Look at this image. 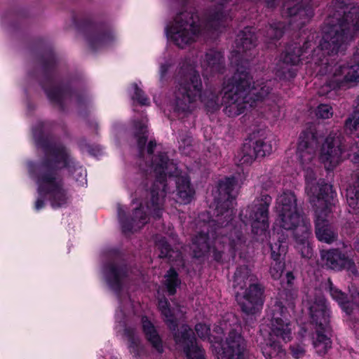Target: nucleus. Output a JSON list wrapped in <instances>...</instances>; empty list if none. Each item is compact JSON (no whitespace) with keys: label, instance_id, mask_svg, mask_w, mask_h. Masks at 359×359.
I'll list each match as a JSON object with an SVG mask.
<instances>
[{"label":"nucleus","instance_id":"nucleus-1","mask_svg":"<svg viewBox=\"0 0 359 359\" xmlns=\"http://www.w3.org/2000/svg\"><path fill=\"white\" fill-rule=\"evenodd\" d=\"M194 67L189 64H183L180 73L187 74V81L179 83V87L175 90L170 100L173 110L178 114L190 113L199 102L203 103L208 111L217 110L221 104L224 106V111L229 116H236L243 113L248 106H257L259 102H264L269 107V110L272 116H278L276 104L273 102L272 95H269L271 88L264 82L253 83L251 86L250 76L246 67L237 64L236 72L231 79L224 82L223 87L222 102H220L218 95L205 90L203 93V83L198 72H193Z\"/></svg>","mask_w":359,"mask_h":359},{"label":"nucleus","instance_id":"nucleus-2","mask_svg":"<svg viewBox=\"0 0 359 359\" xmlns=\"http://www.w3.org/2000/svg\"><path fill=\"white\" fill-rule=\"evenodd\" d=\"M33 135L37 147L46 153V159L36 164H28L31 177L37 185L38 197L34 208L39 211L48 200L52 208H59L68 204L70 194L59 173L62 168H67L79 186L87 184V172L85 168L77 166L70 158L67 149L62 146H56L45 138L41 131L33 130Z\"/></svg>","mask_w":359,"mask_h":359},{"label":"nucleus","instance_id":"nucleus-3","mask_svg":"<svg viewBox=\"0 0 359 359\" xmlns=\"http://www.w3.org/2000/svg\"><path fill=\"white\" fill-rule=\"evenodd\" d=\"M318 140L311 132H304L299 137L297 156L305 172L306 192L311 203L315 207L316 235L320 241L331 243L337 238V233L330 226L329 219L333 205L334 192L332 185L323 180H316L313 170Z\"/></svg>","mask_w":359,"mask_h":359},{"label":"nucleus","instance_id":"nucleus-4","mask_svg":"<svg viewBox=\"0 0 359 359\" xmlns=\"http://www.w3.org/2000/svg\"><path fill=\"white\" fill-rule=\"evenodd\" d=\"M149 175L155 178V182L150 192V200L146 203L145 207L154 218H159L162 214L164 198L167 192H170V184H176L177 203L188 204L194 198L195 191L190 184L189 178L186 175H181L176 164L165 154H159L154 157Z\"/></svg>","mask_w":359,"mask_h":359},{"label":"nucleus","instance_id":"nucleus-5","mask_svg":"<svg viewBox=\"0 0 359 359\" xmlns=\"http://www.w3.org/2000/svg\"><path fill=\"white\" fill-rule=\"evenodd\" d=\"M344 17L337 11L330 17L323 28V36L319 46L312 50L311 57L316 64L321 61L320 53L324 55L337 53L359 32V7L353 6L348 12L344 11Z\"/></svg>","mask_w":359,"mask_h":359},{"label":"nucleus","instance_id":"nucleus-6","mask_svg":"<svg viewBox=\"0 0 359 359\" xmlns=\"http://www.w3.org/2000/svg\"><path fill=\"white\" fill-rule=\"evenodd\" d=\"M226 320L217 325L210 334V327L198 323L195 330L198 337L208 340L217 359H246V344L244 339Z\"/></svg>","mask_w":359,"mask_h":359},{"label":"nucleus","instance_id":"nucleus-7","mask_svg":"<svg viewBox=\"0 0 359 359\" xmlns=\"http://www.w3.org/2000/svg\"><path fill=\"white\" fill-rule=\"evenodd\" d=\"M285 309L280 302H276L271 309V331L266 344L262 347V353L266 359H271L283 354L280 343L289 342L293 337L295 325L285 316Z\"/></svg>","mask_w":359,"mask_h":359},{"label":"nucleus","instance_id":"nucleus-8","mask_svg":"<svg viewBox=\"0 0 359 359\" xmlns=\"http://www.w3.org/2000/svg\"><path fill=\"white\" fill-rule=\"evenodd\" d=\"M233 286L243 312L253 314L260 309L263 304V290L248 267L244 266L236 269Z\"/></svg>","mask_w":359,"mask_h":359},{"label":"nucleus","instance_id":"nucleus-9","mask_svg":"<svg viewBox=\"0 0 359 359\" xmlns=\"http://www.w3.org/2000/svg\"><path fill=\"white\" fill-rule=\"evenodd\" d=\"M216 218L212 220H209L208 222H205V219H203L204 223L203 224V231L198 235H196L192 241L191 249L193 252L194 257L200 258L206 255L211 249H212L214 257L216 260H219L221 258L220 249L222 248V243H224L227 240L229 241V245L231 248L235 249L236 245L241 241V236L236 235L237 241L232 238H214V245L211 248L208 243V237L206 233H204L205 230H208L210 227L217 226L215 229L219 227H225L229 225V223L232 220L233 217L228 218L226 217L225 210H222L223 215L220 212H217V208H216ZM232 237V236H231Z\"/></svg>","mask_w":359,"mask_h":359},{"label":"nucleus","instance_id":"nucleus-10","mask_svg":"<svg viewBox=\"0 0 359 359\" xmlns=\"http://www.w3.org/2000/svg\"><path fill=\"white\" fill-rule=\"evenodd\" d=\"M275 209L277 218L274 226V237L278 233L279 236L285 235L283 229L290 231L302 224L310 222L299 210L296 196L292 191H285L278 196Z\"/></svg>","mask_w":359,"mask_h":359},{"label":"nucleus","instance_id":"nucleus-11","mask_svg":"<svg viewBox=\"0 0 359 359\" xmlns=\"http://www.w3.org/2000/svg\"><path fill=\"white\" fill-rule=\"evenodd\" d=\"M167 39L180 48L196 42L202 32L201 25L196 24L193 15L184 12L175 17L165 29Z\"/></svg>","mask_w":359,"mask_h":359},{"label":"nucleus","instance_id":"nucleus-12","mask_svg":"<svg viewBox=\"0 0 359 359\" xmlns=\"http://www.w3.org/2000/svg\"><path fill=\"white\" fill-rule=\"evenodd\" d=\"M309 311L311 319L316 325V331L313 336V346L318 354L324 355L332 344L327 335L330 332V313L325 299L322 297L316 299L309 306Z\"/></svg>","mask_w":359,"mask_h":359},{"label":"nucleus","instance_id":"nucleus-13","mask_svg":"<svg viewBox=\"0 0 359 359\" xmlns=\"http://www.w3.org/2000/svg\"><path fill=\"white\" fill-rule=\"evenodd\" d=\"M124 314L122 309L117 310L116 320L118 323L116 329L123 338L127 341L128 348L133 359H143L147 356V352L142 344L137 330L128 320L123 321Z\"/></svg>","mask_w":359,"mask_h":359},{"label":"nucleus","instance_id":"nucleus-14","mask_svg":"<svg viewBox=\"0 0 359 359\" xmlns=\"http://www.w3.org/2000/svg\"><path fill=\"white\" fill-rule=\"evenodd\" d=\"M271 203V196L264 194L255 200L252 206L249 208V222L253 233L261 235L267 230L269 227V207Z\"/></svg>","mask_w":359,"mask_h":359},{"label":"nucleus","instance_id":"nucleus-15","mask_svg":"<svg viewBox=\"0 0 359 359\" xmlns=\"http://www.w3.org/2000/svg\"><path fill=\"white\" fill-rule=\"evenodd\" d=\"M343 159L340 140L337 137L329 136L320 149L319 160L326 170H332Z\"/></svg>","mask_w":359,"mask_h":359},{"label":"nucleus","instance_id":"nucleus-16","mask_svg":"<svg viewBox=\"0 0 359 359\" xmlns=\"http://www.w3.org/2000/svg\"><path fill=\"white\" fill-rule=\"evenodd\" d=\"M144 206L141 203L140 207L134 208L130 218L126 217L123 206H118V216L123 231L125 233L135 232L141 229L149 220L148 214L144 210Z\"/></svg>","mask_w":359,"mask_h":359},{"label":"nucleus","instance_id":"nucleus-17","mask_svg":"<svg viewBox=\"0 0 359 359\" xmlns=\"http://www.w3.org/2000/svg\"><path fill=\"white\" fill-rule=\"evenodd\" d=\"M177 344L182 347L188 359H205L203 351L198 346L191 330L182 325L180 331L175 334Z\"/></svg>","mask_w":359,"mask_h":359},{"label":"nucleus","instance_id":"nucleus-18","mask_svg":"<svg viewBox=\"0 0 359 359\" xmlns=\"http://www.w3.org/2000/svg\"><path fill=\"white\" fill-rule=\"evenodd\" d=\"M237 186V181L234 177H227L219 184V191L222 196L217 204V212L223 215L222 210H225L226 217L230 218L234 215L235 205L233 191Z\"/></svg>","mask_w":359,"mask_h":359},{"label":"nucleus","instance_id":"nucleus-19","mask_svg":"<svg viewBox=\"0 0 359 359\" xmlns=\"http://www.w3.org/2000/svg\"><path fill=\"white\" fill-rule=\"evenodd\" d=\"M273 143L270 140L256 141L253 149L249 144H245L238 154L237 158L241 165H249L256 157H264L273 151Z\"/></svg>","mask_w":359,"mask_h":359},{"label":"nucleus","instance_id":"nucleus-20","mask_svg":"<svg viewBox=\"0 0 359 359\" xmlns=\"http://www.w3.org/2000/svg\"><path fill=\"white\" fill-rule=\"evenodd\" d=\"M284 13L292 19L290 24L294 27H299L309 21L313 12L311 7L299 5V0H288L283 6Z\"/></svg>","mask_w":359,"mask_h":359},{"label":"nucleus","instance_id":"nucleus-21","mask_svg":"<svg viewBox=\"0 0 359 359\" xmlns=\"http://www.w3.org/2000/svg\"><path fill=\"white\" fill-rule=\"evenodd\" d=\"M279 234L280 233H278L277 236L275 237L277 242L271 244L273 262L270 267V274L275 280L279 279L282 276L285 264L281 259V256L285 255L287 251V236L283 234L279 236Z\"/></svg>","mask_w":359,"mask_h":359},{"label":"nucleus","instance_id":"nucleus-22","mask_svg":"<svg viewBox=\"0 0 359 359\" xmlns=\"http://www.w3.org/2000/svg\"><path fill=\"white\" fill-rule=\"evenodd\" d=\"M321 257L325 265L334 270L346 269L353 274H357L354 262L338 250L322 251Z\"/></svg>","mask_w":359,"mask_h":359},{"label":"nucleus","instance_id":"nucleus-23","mask_svg":"<svg viewBox=\"0 0 359 359\" xmlns=\"http://www.w3.org/2000/svg\"><path fill=\"white\" fill-rule=\"evenodd\" d=\"M103 275L109 287L116 292L123 290L127 285L126 270L122 266L110 264L103 269Z\"/></svg>","mask_w":359,"mask_h":359},{"label":"nucleus","instance_id":"nucleus-24","mask_svg":"<svg viewBox=\"0 0 359 359\" xmlns=\"http://www.w3.org/2000/svg\"><path fill=\"white\" fill-rule=\"evenodd\" d=\"M201 65L204 76L223 74L225 70L223 55L221 52L215 50H210L205 53Z\"/></svg>","mask_w":359,"mask_h":359},{"label":"nucleus","instance_id":"nucleus-25","mask_svg":"<svg viewBox=\"0 0 359 359\" xmlns=\"http://www.w3.org/2000/svg\"><path fill=\"white\" fill-rule=\"evenodd\" d=\"M290 231H292L296 241V248L302 257L310 258L312 256V249L309 243V238L311 233V223L302 224Z\"/></svg>","mask_w":359,"mask_h":359},{"label":"nucleus","instance_id":"nucleus-26","mask_svg":"<svg viewBox=\"0 0 359 359\" xmlns=\"http://www.w3.org/2000/svg\"><path fill=\"white\" fill-rule=\"evenodd\" d=\"M257 37L255 35V30L252 27H246L237 36L236 40V60L245 59L248 56L247 51L251 50L256 45Z\"/></svg>","mask_w":359,"mask_h":359},{"label":"nucleus","instance_id":"nucleus-27","mask_svg":"<svg viewBox=\"0 0 359 359\" xmlns=\"http://www.w3.org/2000/svg\"><path fill=\"white\" fill-rule=\"evenodd\" d=\"M327 285L331 297L338 302L347 314H350L355 307L359 306V293L355 295L352 294V302L346 301L345 294L341 290L334 287L330 280H328Z\"/></svg>","mask_w":359,"mask_h":359},{"label":"nucleus","instance_id":"nucleus-28","mask_svg":"<svg viewBox=\"0 0 359 359\" xmlns=\"http://www.w3.org/2000/svg\"><path fill=\"white\" fill-rule=\"evenodd\" d=\"M313 43L311 41H305L303 47H301L299 43L290 45L285 51L283 57L284 63L295 65H297L302 60L301 57L306 53L309 48H311Z\"/></svg>","mask_w":359,"mask_h":359},{"label":"nucleus","instance_id":"nucleus-29","mask_svg":"<svg viewBox=\"0 0 359 359\" xmlns=\"http://www.w3.org/2000/svg\"><path fill=\"white\" fill-rule=\"evenodd\" d=\"M228 20L227 14L224 11L223 5L211 8L206 13L204 19V27L208 29H218L223 26Z\"/></svg>","mask_w":359,"mask_h":359},{"label":"nucleus","instance_id":"nucleus-30","mask_svg":"<svg viewBox=\"0 0 359 359\" xmlns=\"http://www.w3.org/2000/svg\"><path fill=\"white\" fill-rule=\"evenodd\" d=\"M141 321L142 330L147 341L156 351L161 353L163 351V342L156 327L146 316H143Z\"/></svg>","mask_w":359,"mask_h":359},{"label":"nucleus","instance_id":"nucleus-31","mask_svg":"<svg viewBox=\"0 0 359 359\" xmlns=\"http://www.w3.org/2000/svg\"><path fill=\"white\" fill-rule=\"evenodd\" d=\"M158 309L168 326L170 329L175 330L177 326V319L179 318L178 313L175 310H170L166 299H160L158 300Z\"/></svg>","mask_w":359,"mask_h":359},{"label":"nucleus","instance_id":"nucleus-32","mask_svg":"<svg viewBox=\"0 0 359 359\" xmlns=\"http://www.w3.org/2000/svg\"><path fill=\"white\" fill-rule=\"evenodd\" d=\"M115 39V35L111 32H104L89 36L88 41L92 48L97 49L110 45Z\"/></svg>","mask_w":359,"mask_h":359},{"label":"nucleus","instance_id":"nucleus-33","mask_svg":"<svg viewBox=\"0 0 359 359\" xmlns=\"http://www.w3.org/2000/svg\"><path fill=\"white\" fill-rule=\"evenodd\" d=\"M346 197L349 211L359 214V180L346 189Z\"/></svg>","mask_w":359,"mask_h":359},{"label":"nucleus","instance_id":"nucleus-34","mask_svg":"<svg viewBox=\"0 0 359 359\" xmlns=\"http://www.w3.org/2000/svg\"><path fill=\"white\" fill-rule=\"evenodd\" d=\"M147 120L143 119L140 122L134 124L135 135L137 139V147L142 153L148 136L147 135Z\"/></svg>","mask_w":359,"mask_h":359},{"label":"nucleus","instance_id":"nucleus-35","mask_svg":"<svg viewBox=\"0 0 359 359\" xmlns=\"http://www.w3.org/2000/svg\"><path fill=\"white\" fill-rule=\"evenodd\" d=\"M165 286L170 294H174L176 292V287L180 285V280L177 277V273L173 269H170L165 276Z\"/></svg>","mask_w":359,"mask_h":359},{"label":"nucleus","instance_id":"nucleus-36","mask_svg":"<svg viewBox=\"0 0 359 359\" xmlns=\"http://www.w3.org/2000/svg\"><path fill=\"white\" fill-rule=\"evenodd\" d=\"M132 99L137 101L142 105L149 104V99L144 95L142 89L137 83H134L131 86Z\"/></svg>","mask_w":359,"mask_h":359},{"label":"nucleus","instance_id":"nucleus-37","mask_svg":"<svg viewBox=\"0 0 359 359\" xmlns=\"http://www.w3.org/2000/svg\"><path fill=\"white\" fill-rule=\"evenodd\" d=\"M191 142V137L189 135H180L179 140V150L180 152L184 155H189L192 151Z\"/></svg>","mask_w":359,"mask_h":359},{"label":"nucleus","instance_id":"nucleus-38","mask_svg":"<svg viewBox=\"0 0 359 359\" xmlns=\"http://www.w3.org/2000/svg\"><path fill=\"white\" fill-rule=\"evenodd\" d=\"M283 34V25L280 22L271 25L267 29V37L270 39H278L282 36Z\"/></svg>","mask_w":359,"mask_h":359},{"label":"nucleus","instance_id":"nucleus-39","mask_svg":"<svg viewBox=\"0 0 359 359\" xmlns=\"http://www.w3.org/2000/svg\"><path fill=\"white\" fill-rule=\"evenodd\" d=\"M333 115L332 107L328 104H321L316 109V116L319 118L326 119L330 118Z\"/></svg>","mask_w":359,"mask_h":359},{"label":"nucleus","instance_id":"nucleus-40","mask_svg":"<svg viewBox=\"0 0 359 359\" xmlns=\"http://www.w3.org/2000/svg\"><path fill=\"white\" fill-rule=\"evenodd\" d=\"M160 65V69H159V74H160V79L161 80H163L165 79V77L167 75V73L168 72L169 69L172 65V61L171 58H162L159 61Z\"/></svg>","mask_w":359,"mask_h":359},{"label":"nucleus","instance_id":"nucleus-41","mask_svg":"<svg viewBox=\"0 0 359 359\" xmlns=\"http://www.w3.org/2000/svg\"><path fill=\"white\" fill-rule=\"evenodd\" d=\"M156 245L158 248L161 250L160 257H168L169 258H171L172 257V250L170 248V245L165 240H161L158 241Z\"/></svg>","mask_w":359,"mask_h":359},{"label":"nucleus","instance_id":"nucleus-42","mask_svg":"<svg viewBox=\"0 0 359 359\" xmlns=\"http://www.w3.org/2000/svg\"><path fill=\"white\" fill-rule=\"evenodd\" d=\"M47 95L50 100L60 102L65 96V92L61 89H55L47 91Z\"/></svg>","mask_w":359,"mask_h":359},{"label":"nucleus","instance_id":"nucleus-43","mask_svg":"<svg viewBox=\"0 0 359 359\" xmlns=\"http://www.w3.org/2000/svg\"><path fill=\"white\" fill-rule=\"evenodd\" d=\"M292 355L294 358L298 359L302 358L304 353V348L302 345H297L291 346Z\"/></svg>","mask_w":359,"mask_h":359},{"label":"nucleus","instance_id":"nucleus-44","mask_svg":"<svg viewBox=\"0 0 359 359\" xmlns=\"http://www.w3.org/2000/svg\"><path fill=\"white\" fill-rule=\"evenodd\" d=\"M287 285L288 286H291L293 283V280L294 279V277L293 274L291 272H287L285 276Z\"/></svg>","mask_w":359,"mask_h":359},{"label":"nucleus","instance_id":"nucleus-45","mask_svg":"<svg viewBox=\"0 0 359 359\" xmlns=\"http://www.w3.org/2000/svg\"><path fill=\"white\" fill-rule=\"evenodd\" d=\"M156 144L155 141L150 140V142L147 147L148 154H151L153 151V148L154 147H156Z\"/></svg>","mask_w":359,"mask_h":359},{"label":"nucleus","instance_id":"nucleus-46","mask_svg":"<svg viewBox=\"0 0 359 359\" xmlns=\"http://www.w3.org/2000/svg\"><path fill=\"white\" fill-rule=\"evenodd\" d=\"M99 359H117V358L114 357L111 354L108 353L105 356H100Z\"/></svg>","mask_w":359,"mask_h":359},{"label":"nucleus","instance_id":"nucleus-47","mask_svg":"<svg viewBox=\"0 0 359 359\" xmlns=\"http://www.w3.org/2000/svg\"><path fill=\"white\" fill-rule=\"evenodd\" d=\"M355 248L359 252V237L357 238V241H355Z\"/></svg>","mask_w":359,"mask_h":359},{"label":"nucleus","instance_id":"nucleus-48","mask_svg":"<svg viewBox=\"0 0 359 359\" xmlns=\"http://www.w3.org/2000/svg\"><path fill=\"white\" fill-rule=\"evenodd\" d=\"M267 4H268V6H269L272 7V6H274V4H274L273 2H271V0H269V1L267 2Z\"/></svg>","mask_w":359,"mask_h":359},{"label":"nucleus","instance_id":"nucleus-49","mask_svg":"<svg viewBox=\"0 0 359 359\" xmlns=\"http://www.w3.org/2000/svg\"><path fill=\"white\" fill-rule=\"evenodd\" d=\"M231 318H233V316L232 315H229L227 317V320H229Z\"/></svg>","mask_w":359,"mask_h":359},{"label":"nucleus","instance_id":"nucleus-50","mask_svg":"<svg viewBox=\"0 0 359 359\" xmlns=\"http://www.w3.org/2000/svg\"><path fill=\"white\" fill-rule=\"evenodd\" d=\"M120 304H121V306H120V307H121V306H123V307H125V306H126L125 305H122V304H123V302H121Z\"/></svg>","mask_w":359,"mask_h":359},{"label":"nucleus","instance_id":"nucleus-51","mask_svg":"<svg viewBox=\"0 0 359 359\" xmlns=\"http://www.w3.org/2000/svg\"><path fill=\"white\" fill-rule=\"evenodd\" d=\"M128 304L130 306L131 305V302H127V305Z\"/></svg>","mask_w":359,"mask_h":359},{"label":"nucleus","instance_id":"nucleus-52","mask_svg":"<svg viewBox=\"0 0 359 359\" xmlns=\"http://www.w3.org/2000/svg\"><path fill=\"white\" fill-rule=\"evenodd\" d=\"M215 233V232H214V233H213V232H212V233H211V234H212V237L214 236Z\"/></svg>","mask_w":359,"mask_h":359},{"label":"nucleus","instance_id":"nucleus-53","mask_svg":"<svg viewBox=\"0 0 359 359\" xmlns=\"http://www.w3.org/2000/svg\"><path fill=\"white\" fill-rule=\"evenodd\" d=\"M320 72L322 74H323V73H324V72H323V71L322 69H320Z\"/></svg>","mask_w":359,"mask_h":359},{"label":"nucleus","instance_id":"nucleus-54","mask_svg":"<svg viewBox=\"0 0 359 359\" xmlns=\"http://www.w3.org/2000/svg\"><path fill=\"white\" fill-rule=\"evenodd\" d=\"M274 1H278L279 3V1H280V0H274Z\"/></svg>","mask_w":359,"mask_h":359},{"label":"nucleus","instance_id":"nucleus-55","mask_svg":"<svg viewBox=\"0 0 359 359\" xmlns=\"http://www.w3.org/2000/svg\"><path fill=\"white\" fill-rule=\"evenodd\" d=\"M201 217H205V214H203Z\"/></svg>","mask_w":359,"mask_h":359}]
</instances>
